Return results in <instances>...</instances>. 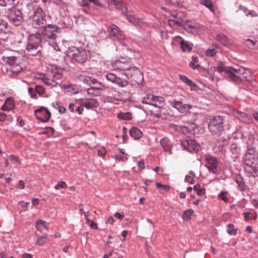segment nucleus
I'll return each mask as SVG.
<instances>
[{
  "instance_id": "f257e3e1",
  "label": "nucleus",
  "mask_w": 258,
  "mask_h": 258,
  "mask_svg": "<svg viewBox=\"0 0 258 258\" xmlns=\"http://www.w3.org/2000/svg\"><path fill=\"white\" fill-rule=\"evenodd\" d=\"M111 66L114 70L124 72V74L127 78L133 77L138 83L143 79L142 72L134 66L130 59L121 57L112 62Z\"/></svg>"
},
{
  "instance_id": "f03ea898",
  "label": "nucleus",
  "mask_w": 258,
  "mask_h": 258,
  "mask_svg": "<svg viewBox=\"0 0 258 258\" xmlns=\"http://www.w3.org/2000/svg\"><path fill=\"white\" fill-rule=\"evenodd\" d=\"M3 60L4 63L9 65L7 73L11 77L17 76L25 69V67L22 64L21 57L5 54L3 56Z\"/></svg>"
},
{
  "instance_id": "7ed1b4c3",
  "label": "nucleus",
  "mask_w": 258,
  "mask_h": 258,
  "mask_svg": "<svg viewBox=\"0 0 258 258\" xmlns=\"http://www.w3.org/2000/svg\"><path fill=\"white\" fill-rule=\"evenodd\" d=\"M107 3L109 5H114L118 10L121 11L122 14L125 15L127 20L137 27L143 28L146 27L147 24L142 19L125 14L127 8L126 5L123 1L121 0H107Z\"/></svg>"
},
{
  "instance_id": "20e7f679",
  "label": "nucleus",
  "mask_w": 258,
  "mask_h": 258,
  "mask_svg": "<svg viewBox=\"0 0 258 258\" xmlns=\"http://www.w3.org/2000/svg\"><path fill=\"white\" fill-rule=\"evenodd\" d=\"M41 42V34L39 33L29 35L26 51L29 55L36 56L40 50L38 49Z\"/></svg>"
},
{
  "instance_id": "39448f33",
  "label": "nucleus",
  "mask_w": 258,
  "mask_h": 258,
  "mask_svg": "<svg viewBox=\"0 0 258 258\" xmlns=\"http://www.w3.org/2000/svg\"><path fill=\"white\" fill-rule=\"evenodd\" d=\"M68 55L73 62L83 64L87 60L89 52L84 48L75 47L68 52Z\"/></svg>"
},
{
  "instance_id": "423d86ee",
  "label": "nucleus",
  "mask_w": 258,
  "mask_h": 258,
  "mask_svg": "<svg viewBox=\"0 0 258 258\" xmlns=\"http://www.w3.org/2000/svg\"><path fill=\"white\" fill-rule=\"evenodd\" d=\"M30 18L32 27L39 31L42 30L46 25V15L40 7L35 9L34 14Z\"/></svg>"
},
{
  "instance_id": "0eeeda50",
  "label": "nucleus",
  "mask_w": 258,
  "mask_h": 258,
  "mask_svg": "<svg viewBox=\"0 0 258 258\" xmlns=\"http://www.w3.org/2000/svg\"><path fill=\"white\" fill-rule=\"evenodd\" d=\"M224 118L220 115H216L210 119L208 128L213 135L220 136L224 130Z\"/></svg>"
},
{
  "instance_id": "6e6552de",
  "label": "nucleus",
  "mask_w": 258,
  "mask_h": 258,
  "mask_svg": "<svg viewBox=\"0 0 258 258\" xmlns=\"http://www.w3.org/2000/svg\"><path fill=\"white\" fill-rule=\"evenodd\" d=\"M59 27L52 24L46 25L42 30V34L46 40H54L57 37Z\"/></svg>"
},
{
  "instance_id": "1a4fd4ad",
  "label": "nucleus",
  "mask_w": 258,
  "mask_h": 258,
  "mask_svg": "<svg viewBox=\"0 0 258 258\" xmlns=\"http://www.w3.org/2000/svg\"><path fill=\"white\" fill-rule=\"evenodd\" d=\"M142 102L144 104L161 108L164 105V99L162 97L149 94L144 97Z\"/></svg>"
},
{
  "instance_id": "9d476101",
  "label": "nucleus",
  "mask_w": 258,
  "mask_h": 258,
  "mask_svg": "<svg viewBox=\"0 0 258 258\" xmlns=\"http://www.w3.org/2000/svg\"><path fill=\"white\" fill-rule=\"evenodd\" d=\"M253 161L249 159H246V167L245 168L247 175L249 176L256 177L258 175V159L256 158H253Z\"/></svg>"
},
{
  "instance_id": "9b49d317",
  "label": "nucleus",
  "mask_w": 258,
  "mask_h": 258,
  "mask_svg": "<svg viewBox=\"0 0 258 258\" xmlns=\"http://www.w3.org/2000/svg\"><path fill=\"white\" fill-rule=\"evenodd\" d=\"M8 17L10 21L15 26L20 25L23 21L22 12L15 8L10 10Z\"/></svg>"
},
{
  "instance_id": "f8f14e48",
  "label": "nucleus",
  "mask_w": 258,
  "mask_h": 258,
  "mask_svg": "<svg viewBox=\"0 0 258 258\" xmlns=\"http://www.w3.org/2000/svg\"><path fill=\"white\" fill-rule=\"evenodd\" d=\"M168 24L172 28H176L178 26L183 25V20L181 18V13L173 12L171 17L168 20Z\"/></svg>"
},
{
  "instance_id": "ddd939ff",
  "label": "nucleus",
  "mask_w": 258,
  "mask_h": 258,
  "mask_svg": "<svg viewBox=\"0 0 258 258\" xmlns=\"http://www.w3.org/2000/svg\"><path fill=\"white\" fill-rule=\"evenodd\" d=\"M205 160L206 161V166L209 170L214 174L217 173L219 165L218 159L211 155H206Z\"/></svg>"
},
{
  "instance_id": "4468645a",
  "label": "nucleus",
  "mask_w": 258,
  "mask_h": 258,
  "mask_svg": "<svg viewBox=\"0 0 258 258\" xmlns=\"http://www.w3.org/2000/svg\"><path fill=\"white\" fill-rule=\"evenodd\" d=\"M106 78L107 80L121 88L125 87L128 84V82L126 80L121 78L113 73H108L106 75Z\"/></svg>"
},
{
  "instance_id": "2eb2a0df",
  "label": "nucleus",
  "mask_w": 258,
  "mask_h": 258,
  "mask_svg": "<svg viewBox=\"0 0 258 258\" xmlns=\"http://www.w3.org/2000/svg\"><path fill=\"white\" fill-rule=\"evenodd\" d=\"M108 31L111 37H113L119 41L124 40L125 36L119 28L114 24H112L108 27Z\"/></svg>"
},
{
  "instance_id": "dca6fc26",
  "label": "nucleus",
  "mask_w": 258,
  "mask_h": 258,
  "mask_svg": "<svg viewBox=\"0 0 258 258\" xmlns=\"http://www.w3.org/2000/svg\"><path fill=\"white\" fill-rule=\"evenodd\" d=\"M34 114L38 119L43 122L47 121L50 117V112L43 107L35 110Z\"/></svg>"
},
{
  "instance_id": "f3484780",
  "label": "nucleus",
  "mask_w": 258,
  "mask_h": 258,
  "mask_svg": "<svg viewBox=\"0 0 258 258\" xmlns=\"http://www.w3.org/2000/svg\"><path fill=\"white\" fill-rule=\"evenodd\" d=\"M169 102L171 106L181 113L186 112L192 107V105L190 104H183L181 102L176 100L169 101Z\"/></svg>"
},
{
  "instance_id": "a211bd4d",
  "label": "nucleus",
  "mask_w": 258,
  "mask_h": 258,
  "mask_svg": "<svg viewBox=\"0 0 258 258\" xmlns=\"http://www.w3.org/2000/svg\"><path fill=\"white\" fill-rule=\"evenodd\" d=\"M182 144L184 148L190 152L197 151L198 150L199 146L196 142L193 140L185 141L182 142Z\"/></svg>"
},
{
  "instance_id": "6ab92c4d",
  "label": "nucleus",
  "mask_w": 258,
  "mask_h": 258,
  "mask_svg": "<svg viewBox=\"0 0 258 258\" xmlns=\"http://www.w3.org/2000/svg\"><path fill=\"white\" fill-rule=\"evenodd\" d=\"M232 70H234L233 67L231 69H229V72L227 74L228 78L235 83L238 84L241 83V80L240 78L236 75L237 73L234 72Z\"/></svg>"
},
{
  "instance_id": "aec40b11",
  "label": "nucleus",
  "mask_w": 258,
  "mask_h": 258,
  "mask_svg": "<svg viewBox=\"0 0 258 258\" xmlns=\"http://www.w3.org/2000/svg\"><path fill=\"white\" fill-rule=\"evenodd\" d=\"M83 106L89 109L98 107L99 106V103L96 99H90L84 101Z\"/></svg>"
},
{
  "instance_id": "412c9836",
  "label": "nucleus",
  "mask_w": 258,
  "mask_h": 258,
  "mask_svg": "<svg viewBox=\"0 0 258 258\" xmlns=\"http://www.w3.org/2000/svg\"><path fill=\"white\" fill-rule=\"evenodd\" d=\"M130 135L136 140L140 139L143 134L141 131L137 127H132L130 130Z\"/></svg>"
},
{
  "instance_id": "4be33fe9",
  "label": "nucleus",
  "mask_w": 258,
  "mask_h": 258,
  "mask_svg": "<svg viewBox=\"0 0 258 258\" xmlns=\"http://www.w3.org/2000/svg\"><path fill=\"white\" fill-rule=\"evenodd\" d=\"M200 26L196 23H192L191 22H188L184 26V29L185 30L188 32H192L194 30H197L199 29Z\"/></svg>"
},
{
  "instance_id": "5701e85b",
  "label": "nucleus",
  "mask_w": 258,
  "mask_h": 258,
  "mask_svg": "<svg viewBox=\"0 0 258 258\" xmlns=\"http://www.w3.org/2000/svg\"><path fill=\"white\" fill-rule=\"evenodd\" d=\"M160 144L165 151L168 152L171 150L172 146L171 145L170 141L168 138H165L161 140Z\"/></svg>"
},
{
  "instance_id": "b1692460",
  "label": "nucleus",
  "mask_w": 258,
  "mask_h": 258,
  "mask_svg": "<svg viewBox=\"0 0 258 258\" xmlns=\"http://www.w3.org/2000/svg\"><path fill=\"white\" fill-rule=\"evenodd\" d=\"M180 79L183 83L189 86L190 87L191 90H195L196 88V84L185 76H180Z\"/></svg>"
},
{
  "instance_id": "393cba45",
  "label": "nucleus",
  "mask_w": 258,
  "mask_h": 258,
  "mask_svg": "<svg viewBox=\"0 0 258 258\" xmlns=\"http://www.w3.org/2000/svg\"><path fill=\"white\" fill-rule=\"evenodd\" d=\"M230 150L234 157H236L240 152V148L237 144L233 143L230 146Z\"/></svg>"
},
{
  "instance_id": "a878e982",
  "label": "nucleus",
  "mask_w": 258,
  "mask_h": 258,
  "mask_svg": "<svg viewBox=\"0 0 258 258\" xmlns=\"http://www.w3.org/2000/svg\"><path fill=\"white\" fill-rule=\"evenodd\" d=\"M231 67H227L223 62H220L217 67V71L219 73L224 72L227 74L229 72V69H231Z\"/></svg>"
},
{
  "instance_id": "bb28decb",
  "label": "nucleus",
  "mask_w": 258,
  "mask_h": 258,
  "mask_svg": "<svg viewBox=\"0 0 258 258\" xmlns=\"http://www.w3.org/2000/svg\"><path fill=\"white\" fill-rule=\"evenodd\" d=\"M216 39L221 42L225 46H227L229 44L228 38L225 34H218L216 37Z\"/></svg>"
},
{
  "instance_id": "cd10ccee",
  "label": "nucleus",
  "mask_w": 258,
  "mask_h": 258,
  "mask_svg": "<svg viewBox=\"0 0 258 258\" xmlns=\"http://www.w3.org/2000/svg\"><path fill=\"white\" fill-rule=\"evenodd\" d=\"M200 3L202 5L208 8L211 12L215 11L213 2L211 0H200Z\"/></svg>"
},
{
  "instance_id": "c85d7f7f",
  "label": "nucleus",
  "mask_w": 258,
  "mask_h": 258,
  "mask_svg": "<svg viewBox=\"0 0 258 258\" xmlns=\"http://www.w3.org/2000/svg\"><path fill=\"white\" fill-rule=\"evenodd\" d=\"M117 117L122 120H129L132 119V114L129 112H120L118 113Z\"/></svg>"
},
{
  "instance_id": "c756f323",
  "label": "nucleus",
  "mask_w": 258,
  "mask_h": 258,
  "mask_svg": "<svg viewBox=\"0 0 258 258\" xmlns=\"http://www.w3.org/2000/svg\"><path fill=\"white\" fill-rule=\"evenodd\" d=\"M180 44L183 51H190L192 49V46L187 42L183 40H181Z\"/></svg>"
},
{
  "instance_id": "7c9ffc66",
  "label": "nucleus",
  "mask_w": 258,
  "mask_h": 258,
  "mask_svg": "<svg viewBox=\"0 0 258 258\" xmlns=\"http://www.w3.org/2000/svg\"><path fill=\"white\" fill-rule=\"evenodd\" d=\"M8 30V22L6 21L3 20V19H0V32L6 33Z\"/></svg>"
},
{
  "instance_id": "2f4dec72",
  "label": "nucleus",
  "mask_w": 258,
  "mask_h": 258,
  "mask_svg": "<svg viewBox=\"0 0 258 258\" xmlns=\"http://www.w3.org/2000/svg\"><path fill=\"white\" fill-rule=\"evenodd\" d=\"M47 237V234L45 233L43 235L39 236L36 240V244L37 245L42 246L44 245V244L46 242V238Z\"/></svg>"
},
{
  "instance_id": "473e14b6",
  "label": "nucleus",
  "mask_w": 258,
  "mask_h": 258,
  "mask_svg": "<svg viewBox=\"0 0 258 258\" xmlns=\"http://www.w3.org/2000/svg\"><path fill=\"white\" fill-rule=\"evenodd\" d=\"M198 61V57L197 56L194 55L191 58V61L189 63V66L194 69H199L201 67L200 64H196V62Z\"/></svg>"
},
{
  "instance_id": "72a5a7b5",
  "label": "nucleus",
  "mask_w": 258,
  "mask_h": 258,
  "mask_svg": "<svg viewBox=\"0 0 258 258\" xmlns=\"http://www.w3.org/2000/svg\"><path fill=\"white\" fill-rule=\"evenodd\" d=\"M243 76L244 78L248 81L250 82L254 80L252 73L249 69H246Z\"/></svg>"
},
{
  "instance_id": "f704fd0d",
  "label": "nucleus",
  "mask_w": 258,
  "mask_h": 258,
  "mask_svg": "<svg viewBox=\"0 0 258 258\" xmlns=\"http://www.w3.org/2000/svg\"><path fill=\"white\" fill-rule=\"evenodd\" d=\"M234 115L236 117L238 118L240 120H242V121H246L247 117V115H246V114H245L244 112L238 111L235 112Z\"/></svg>"
},
{
  "instance_id": "c9c22d12",
  "label": "nucleus",
  "mask_w": 258,
  "mask_h": 258,
  "mask_svg": "<svg viewBox=\"0 0 258 258\" xmlns=\"http://www.w3.org/2000/svg\"><path fill=\"white\" fill-rule=\"evenodd\" d=\"M194 211L192 209H188L184 212L183 214V219L184 220L187 221L190 219L191 216L193 214Z\"/></svg>"
},
{
  "instance_id": "e433bc0d",
  "label": "nucleus",
  "mask_w": 258,
  "mask_h": 258,
  "mask_svg": "<svg viewBox=\"0 0 258 258\" xmlns=\"http://www.w3.org/2000/svg\"><path fill=\"white\" fill-rule=\"evenodd\" d=\"M227 232L230 235H236L237 233V229L234 228L233 224H229Z\"/></svg>"
},
{
  "instance_id": "4c0bfd02",
  "label": "nucleus",
  "mask_w": 258,
  "mask_h": 258,
  "mask_svg": "<svg viewBox=\"0 0 258 258\" xmlns=\"http://www.w3.org/2000/svg\"><path fill=\"white\" fill-rule=\"evenodd\" d=\"M6 105L9 108V110H12L15 107V103L13 100L12 98H8L5 101Z\"/></svg>"
},
{
  "instance_id": "58836bf2",
  "label": "nucleus",
  "mask_w": 258,
  "mask_h": 258,
  "mask_svg": "<svg viewBox=\"0 0 258 258\" xmlns=\"http://www.w3.org/2000/svg\"><path fill=\"white\" fill-rule=\"evenodd\" d=\"M78 79L80 80V81L87 84L88 83V80L90 79V77L83 74H81L78 75Z\"/></svg>"
},
{
  "instance_id": "ea45409f",
  "label": "nucleus",
  "mask_w": 258,
  "mask_h": 258,
  "mask_svg": "<svg viewBox=\"0 0 258 258\" xmlns=\"http://www.w3.org/2000/svg\"><path fill=\"white\" fill-rule=\"evenodd\" d=\"M217 53L215 48H208L206 51V54L208 56H214Z\"/></svg>"
},
{
  "instance_id": "a19ab883",
  "label": "nucleus",
  "mask_w": 258,
  "mask_h": 258,
  "mask_svg": "<svg viewBox=\"0 0 258 258\" xmlns=\"http://www.w3.org/2000/svg\"><path fill=\"white\" fill-rule=\"evenodd\" d=\"M35 90L36 93H37L38 94H39L40 96H42L44 95L45 93V89L39 85H37L35 86Z\"/></svg>"
},
{
  "instance_id": "79ce46f5",
  "label": "nucleus",
  "mask_w": 258,
  "mask_h": 258,
  "mask_svg": "<svg viewBox=\"0 0 258 258\" xmlns=\"http://www.w3.org/2000/svg\"><path fill=\"white\" fill-rule=\"evenodd\" d=\"M14 0H0V5L3 7L11 6Z\"/></svg>"
},
{
  "instance_id": "37998d69",
  "label": "nucleus",
  "mask_w": 258,
  "mask_h": 258,
  "mask_svg": "<svg viewBox=\"0 0 258 258\" xmlns=\"http://www.w3.org/2000/svg\"><path fill=\"white\" fill-rule=\"evenodd\" d=\"M67 187V183L64 181H61L58 182L54 186V188L56 189H59L60 188H65Z\"/></svg>"
},
{
  "instance_id": "c03bdc74",
  "label": "nucleus",
  "mask_w": 258,
  "mask_h": 258,
  "mask_svg": "<svg viewBox=\"0 0 258 258\" xmlns=\"http://www.w3.org/2000/svg\"><path fill=\"white\" fill-rule=\"evenodd\" d=\"M156 185L157 187H161L163 190H164L166 191H168L170 190V187L168 185H164L159 182H156Z\"/></svg>"
},
{
  "instance_id": "a18cd8bd",
  "label": "nucleus",
  "mask_w": 258,
  "mask_h": 258,
  "mask_svg": "<svg viewBox=\"0 0 258 258\" xmlns=\"http://www.w3.org/2000/svg\"><path fill=\"white\" fill-rule=\"evenodd\" d=\"M246 68H245L242 67H239L238 69H236L234 68V70H232L234 72H236L237 74L243 75Z\"/></svg>"
},
{
  "instance_id": "49530a36",
  "label": "nucleus",
  "mask_w": 258,
  "mask_h": 258,
  "mask_svg": "<svg viewBox=\"0 0 258 258\" xmlns=\"http://www.w3.org/2000/svg\"><path fill=\"white\" fill-rule=\"evenodd\" d=\"M45 223V222L44 221L42 220H38L37 221L36 223L35 226L38 230H41V226L44 225Z\"/></svg>"
},
{
  "instance_id": "de8ad7c7",
  "label": "nucleus",
  "mask_w": 258,
  "mask_h": 258,
  "mask_svg": "<svg viewBox=\"0 0 258 258\" xmlns=\"http://www.w3.org/2000/svg\"><path fill=\"white\" fill-rule=\"evenodd\" d=\"M42 82L47 85L50 86L52 85V80L48 79V78L43 76L42 78Z\"/></svg>"
},
{
  "instance_id": "09e8293b",
  "label": "nucleus",
  "mask_w": 258,
  "mask_h": 258,
  "mask_svg": "<svg viewBox=\"0 0 258 258\" xmlns=\"http://www.w3.org/2000/svg\"><path fill=\"white\" fill-rule=\"evenodd\" d=\"M114 158L115 159L118 160L119 161H126L127 159V158L125 156H123V155H115L114 156Z\"/></svg>"
},
{
  "instance_id": "8fccbe9b",
  "label": "nucleus",
  "mask_w": 258,
  "mask_h": 258,
  "mask_svg": "<svg viewBox=\"0 0 258 258\" xmlns=\"http://www.w3.org/2000/svg\"><path fill=\"white\" fill-rule=\"evenodd\" d=\"M52 76H53V79L55 80L60 79L61 78V74L59 72V70H56V72H54L52 73Z\"/></svg>"
},
{
  "instance_id": "3c124183",
  "label": "nucleus",
  "mask_w": 258,
  "mask_h": 258,
  "mask_svg": "<svg viewBox=\"0 0 258 258\" xmlns=\"http://www.w3.org/2000/svg\"><path fill=\"white\" fill-rule=\"evenodd\" d=\"M226 192L221 191V193L219 195V198L224 202H227L228 200V198L226 196Z\"/></svg>"
},
{
  "instance_id": "603ef678",
  "label": "nucleus",
  "mask_w": 258,
  "mask_h": 258,
  "mask_svg": "<svg viewBox=\"0 0 258 258\" xmlns=\"http://www.w3.org/2000/svg\"><path fill=\"white\" fill-rule=\"evenodd\" d=\"M28 93L31 97L35 98L36 96V92L35 89L34 90L33 88L30 87L28 88Z\"/></svg>"
},
{
  "instance_id": "864d4df0",
  "label": "nucleus",
  "mask_w": 258,
  "mask_h": 258,
  "mask_svg": "<svg viewBox=\"0 0 258 258\" xmlns=\"http://www.w3.org/2000/svg\"><path fill=\"white\" fill-rule=\"evenodd\" d=\"M185 181L190 183V184H194L195 182L194 177H192L189 175H186V176L185 177Z\"/></svg>"
},
{
  "instance_id": "5fc2aeb1",
  "label": "nucleus",
  "mask_w": 258,
  "mask_h": 258,
  "mask_svg": "<svg viewBox=\"0 0 258 258\" xmlns=\"http://www.w3.org/2000/svg\"><path fill=\"white\" fill-rule=\"evenodd\" d=\"M160 35L162 39H167L168 36L167 31L165 30L160 31Z\"/></svg>"
},
{
  "instance_id": "6e6d98bb",
  "label": "nucleus",
  "mask_w": 258,
  "mask_h": 258,
  "mask_svg": "<svg viewBox=\"0 0 258 258\" xmlns=\"http://www.w3.org/2000/svg\"><path fill=\"white\" fill-rule=\"evenodd\" d=\"M138 168L140 170H143L145 168L144 160L142 159L138 162Z\"/></svg>"
},
{
  "instance_id": "4d7b16f0",
  "label": "nucleus",
  "mask_w": 258,
  "mask_h": 258,
  "mask_svg": "<svg viewBox=\"0 0 258 258\" xmlns=\"http://www.w3.org/2000/svg\"><path fill=\"white\" fill-rule=\"evenodd\" d=\"M167 3L172 5H178L180 3V0H164Z\"/></svg>"
},
{
  "instance_id": "13d9d810",
  "label": "nucleus",
  "mask_w": 258,
  "mask_h": 258,
  "mask_svg": "<svg viewBox=\"0 0 258 258\" xmlns=\"http://www.w3.org/2000/svg\"><path fill=\"white\" fill-rule=\"evenodd\" d=\"M9 160H10L11 162L14 163H16L19 162V159L17 156H14V155H11L9 157Z\"/></svg>"
},
{
  "instance_id": "bf43d9fd",
  "label": "nucleus",
  "mask_w": 258,
  "mask_h": 258,
  "mask_svg": "<svg viewBox=\"0 0 258 258\" xmlns=\"http://www.w3.org/2000/svg\"><path fill=\"white\" fill-rule=\"evenodd\" d=\"M25 187V184L23 180H20L19 181V184L17 185L16 188L19 189H23Z\"/></svg>"
},
{
  "instance_id": "052dcab7",
  "label": "nucleus",
  "mask_w": 258,
  "mask_h": 258,
  "mask_svg": "<svg viewBox=\"0 0 258 258\" xmlns=\"http://www.w3.org/2000/svg\"><path fill=\"white\" fill-rule=\"evenodd\" d=\"M114 216L116 219L122 220L124 217V215L121 214L120 213L116 212L114 214Z\"/></svg>"
},
{
  "instance_id": "680f3d73",
  "label": "nucleus",
  "mask_w": 258,
  "mask_h": 258,
  "mask_svg": "<svg viewBox=\"0 0 258 258\" xmlns=\"http://www.w3.org/2000/svg\"><path fill=\"white\" fill-rule=\"evenodd\" d=\"M106 154V150L104 148H102L98 151V155L99 156H104Z\"/></svg>"
},
{
  "instance_id": "e2e57ef3",
  "label": "nucleus",
  "mask_w": 258,
  "mask_h": 258,
  "mask_svg": "<svg viewBox=\"0 0 258 258\" xmlns=\"http://www.w3.org/2000/svg\"><path fill=\"white\" fill-rule=\"evenodd\" d=\"M97 83V80L94 78L90 77V79L88 80V83L87 84L91 85V84H95Z\"/></svg>"
},
{
  "instance_id": "0e129e2a",
  "label": "nucleus",
  "mask_w": 258,
  "mask_h": 258,
  "mask_svg": "<svg viewBox=\"0 0 258 258\" xmlns=\"http://www.w3.org/2000/svg\"><path fill=\"white\" fill-rule=\"evenodd\" d=\"M7 115L4 112H0V122H4L5 121Z\"/></svg>"
},
{
  "instance_id": "69168bd1",
  "label": "nucleus",
  "mask_w": 258,
  "mask_h": 258,
  "mask_svg": "<svg viewBox=\"0 0 258 258\" xmlns=\"http://www.w3.org/2000/svg\"><path fill=\"white\" fill-rule=\"evenodd\" d=\"M237 183L239 185V187H240L242 189L244 190L245 185L242 181H239L238 180H237Z\"/></svg>"
},
{
  "instance_id": "338daca9",
  "label": "nucleus",
  "mask_w": 258,
  "mask_h": 258,
  "mask_svg": "<svg viewBox=\"0 0 258 258\" xmlns=\"http://www.w3.org/2000/svg\"><path fill=\"white\" fill-rule=\"evenodd\" d=\"M206 193V190L204 188H200L197 191V194L199 196H202L205 195Z\"/></svg>"
},
{
  "instance_id": "774afa93",
  "label": "nucleus",
  "mask_w": 258,
  "mask_h": 258,
  "mask_svg": "<svg viewBox=\"0 0 258 258\" xmlns=\"http://www.w3.org/2000/svg\"><path fill=\"white\" fill-rule=\"evenodd\" d=\"M83 107H84V106H83V104L82 105H80L77 108V111L78 112V113L79 114H82L83 113V111L84 110V108H83Z\"/></svg>"
}]
</instances>
